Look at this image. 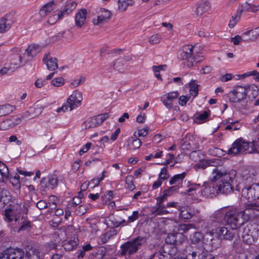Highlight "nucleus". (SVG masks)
Instances as JSON below:
<instances>
[{"label":"nucleus","instance_id":"f257e3e1","mask_svg":"<svg viewBox=\"0 0 259 259\" xmlns=\"http://www.w3.org/2000/svg\"><path fill=\"white\" fill-rule=\"evenodd\" d=\"M259 215V204L251 203L246 205L244 210L236 208L222 207L214 212L211 220L219 223H225L233 230L241 231V226L250 219Z\"/></svg>","mask_w":259,"mask_h":259},{"label":"nucleus","instance_id":"f03ea898","mask_svg":"<svg viewBox=\"0 0 259 259\" xmlns=\"http://www.w3.org/2000/svg\"><path fill=\"white\" fill-rule=\"evenodd\" d=\"M236 175V171L234 170L228 171L223 168H215L212 171L211 180L212 182L219 181L217 184L219 193L227 194L233 191L232 183Z\"/></svg>","mask_w":259,"mask_h":259},{"label":"nucleus","instance_id":"7ed1b4c3","mask_svg":"<svg viewBox=\"0 0 259 259\" xmlns=\"http://www.w3.org/2000/svg\"><path fill=\"white\" fill-rule=\"evenodd\" d=\"M38 250L35 247L28 246L24 255V252L22 249L10 247L0 253V259H32L34 255L38 253Z\"/></svg>","mask_w":259,"mask_h":259},{"label":"nucleus","instance_id":"20e7f679","mask_svg":"<svg viewBox=\"0 0 259 259\" xmlns=\"http://www.w3.org/2000/svg\"><path fill=\"white\" fill-rule=\"evenodd\" d=\"M19 206H11L10 208L5 211V220L8 223L13 225H21L19 228L18 232L29 230L31 227L30 221H23L20 217V211L18 210L17 207Z\"/></svg>","mask_w":259,"mask_h":259},{"label":"nucleus","instance_id":"39448f33","mask_svg":"<svg viewBox=\"0 0 259 259\" xmlns=\"http://www.w3.org/2000/svg\"><path fill=\"white\" fill-rule=\"evenodd\" d=\"M146 243V238L139 236L135 238L127 241L120 246L121 255H131L136 253Z\"/></svg>","mask_w":259,"mask_h":259},{"label":"nucleus","instance_id":"423d86ee","mask_svg":"<svg viewBox=\"0 0 259 259\" xmlns=\"http://www.w3.org/2000/svg\"><path fill=\"white\" fill-rule=\"evenodd\" d=\"M194 50H179L178 52V57L179 59L183 60H187V66L188 67H191L194 65V64L200 62L202 60V56L198 54L197 50L194 52Z\"/></svg>","mask_w":259,"mask_h":259},{"label":"nucleus","instance_id":"0eeeda50","mask_svg":"<svg viewBox=\"0 0 259 259\" xmlns=\"http://www.w3.org/2000/svg\"><path fill=\"white\" fill-rule=\"evenodd\" d=\"M209 233L210 235L215 234L218 238L223 240H232L236 234H238L237 230H228L227 227L224 226L218 227L215 229H212Z\"/></svg>","mask_w":259,"mask_h":259},{"label":"nucleus","instance_id":"6e6552de","mask_svg":"<svg viewBox=\"0 0 259 259\" xmlns=\"http://www.w3.org/2000/svg\"><path fill=\"white\" fill-rule=\"evenodd\" d=\"M249 148V143L241 138L237 139L232 144V147L228 150L229 155H236L238 154L246 153Z\"/></svg>","mask_w":259,"mask_h":259},{"label":"nucleus","instance_id":"1a4fd4ad","mask_svg":"<svg viewBox=\"0 0 259 259\" xmlns=\"http://www.w3.org/2000/svg\"><path fill=\"white\" fill-rule=\"evenodd\" d=\"M246 97V88L241 85L234 87L228 94L230 101L234 103L240 102L245 99Z\"/></svg>","mask_w":259,"mask_h":259},{"label":"nucleus","instance_id":"9d476101","mask_svg":"<svg viewBox=\"0 0 259 259\" xmlns=\"http://www.w3.org/2000/svg\"><path fill=\"white\" fill-rule=\"evenodd\" d=\"M202 187L203 188L199 191V193L202 196L207 197H213L219 194V192L217 190V185L214 182L212 181L211 183H208L204 182Z\"/></svg>","mask_w":259,"mask_h":259},{"label":"nucleus","instance_id":"9b49d317","mask_svg":"<svg viewBox=\"0 0 259 259\" xmlns=\"http://www.w3.org/2000/svg\"><path fill=\"white\" fill-rule=\"evenodd\" d=\"M82 97L81 93L77 91H74L68 97L67 102L70 108V110L77 108L81 105Z\"/></svg>","mask_w":259,"mask_h":259},{"label":"nucleus","instance_id":"f8f14e48","mask_svg":"<svg viewBox=\"0 0 259 259\" xmlns=\"http://www.w3.org/2000/svg\"><path fill=\"white\" fill-rule=\"evenodd\" d=\"M108 113H105L99 114L90 118L85 123L87 127L94 128L101 125L108 117Z\"/></svg>","mask_w":259,"mask_h":259},{"label":"nucleus","instance_id":"ddd939ff","mask_svg":"<svg viewBox=\"0 0 259 259\" xmlns=\"http://www.w3.org/2000/svg\"><path fill=\"white\" fill-rule=\"evenodd\" d=\"M242 193L248 199H259V185L254 184L243 188Z\"/></svg>","mask_w":259,"mask_h":259},{"label":"nucleus","instance_id":"4468645a","mask_svg":"<svg viewBox=\"0 0 259 259\" xmlns=\"http://www.w3.org/2000/svg\"><path fill=\"white\" fill-rule=\"evenodd\" d=\"M58 185V178L56 175L44 178L40 182L41 187L44 189H52Z\"/></svg>","mask_w":259,"mask_h":259},{"label":"nucleus","instance_id":"2eb2a0df","mask_svg":"<svg viewBox=\"0 0 259 259\" xmlns=\"http://www.w3.org/2000/svg\"><path fill=\"white\" fill-rule=\"evenodd\" d=\"M42 61L47 65L48 69L50 71H54L58 68L57 59L52 57L50 54L45 55Z\"/></svg>","mask_w":259,"mask_h":259},{"label":"nucleus","instance_id":"dca6fc26","mask_svg":"<svg viewBox=\"0 0 259 259\" xmlns=\"http://www.w3.org/2000/svg\"><path fill=\"white\" fill-rule=\"evenodd\" d=\"M220 164V160L219 159H205L200 161L199 163V167L202 169H205L208 166H214L215 168H221V167L218 166Z\"/></svg>","mask_w":259,"mask_h":259},{"label":"nucleus","instance_id":"f3484780","mask_svg":"<svg viewBox=\"0 0 259 259\" xmlns=\"http://www.w3.org/2000/svg\"><path fill=\"white\" fill-rule=\"evenodd\" d=\"M87 10L84 9H80L76 13L75 20L77 27H81L85 24L87 19Z\"/></svg>","mask_w":259,"mask_h":259},{"label":"nucleus","instance_id":"a211bd4d","mask_svg":"<svg viewBox=\"0 0 259 259\" xmlns=\"http://www.w3.org/2000/svg\"><path fill=\"white\" fill-rule=\"evenodd\" d=\"M101 14L98 16L97 20L94 19L93 22L95 25H98L102 23L110 18L111 16V12L108 10L101 9L100 10Z\"/></svg>","mask_w":259,"mask_h":259},{"label":"nucleus","instance_id":"6ab92c4d","mask_svg":"<svg viewBox=\"0 0 259 259\" xmlns=\"http://www.w3.org/2000/svg\"><path fill=\"white\" fill-rule=\"evenodd\" d=\"M187 175L186 172H183L180 174H177L174 176L169 181V184L174 185V186H177V188L179 189L182 186L183 181Z\"/></svg>","mask_w":259,"mask_h":259},{"label":"nucleus","instance_id":"aec40b11","mask_svg":"<svg viewBox=\"0 0 259 259\" xmlns=\"http://www.w3.org/2000/svg\"><path fill=\"white\" fill-rule=\"evenodd\" d=\"M54 9V1H51L42 7L39 13L42 17H45L53 13Z\"/></svg>","mask_w":259,"mask_h":259},{"label":"nucleus","instance_id":"412c9836","mask_svg":"<svg viewBox=\"0 0 259 259\" xmlns=\"http://www.w3.org/2000/svg\"><path fill=\"white\" fill-rule=\"evenodd\" d=\"M179 209L180 211L179 218L184 221L191 219L194 214V211L188 207L182 206Z\"/></svg>","mask_w":259,"mask_h":259},{"label":"nucleus","instance_id":"4be33fe9","mask_svg":"<svg viewBox=\"0 0 259 259\" xmlns=\"http://www.w3.org/2000/svg\"><path fill=\"white\" fill-rule=\"evenodd\" d=\"M182 236V233L169 234L165 239V244H172L175 245V244L181 243V239Z\"/></svg>","mask_w":259,"mask_h":259},{"label":"nucleus","instance_id":"5701e85b","mask_svg":"<svg viewBox=\"0 0 259 259\" xmlns=\"http://www.w3.org/2000/svg\"><path fill=\"white\" fill-rule=\"evenodd\" d=\"M9 62V65H10L11 67H14V70L18 68L22 61V56L21 55L14 54L11 56L8 60Z\"/></svg>","mask_w":259,"mask_h":259},{"label":"nucleus","instance_id":"b1692460","mask_svg":"<svg viewBox=\"0 0 259 259\" xmlns=\"http://www.w3.org/2000/svg\"><path fill=\"white\" fill-rule=\"evenodd\" d=\"M78 244V240L76 238L64 241L62 246L66 251H70L75 249Z\"/></svg>","mask_w":259,"mask_h":259},{"label":"nucleus","instance_id":"393cba45","mask_svg":"<svg viewBox=\"0 0 259 259\" xmlns=\"http://www.w3.org/2000/svg\"><path fill=\"white\" fill-rule=\"evenodd\" d=\"M8 167L4 163H0V182L6 183L9 179Z\"/></svg>","mask_w":259,"mask_h":259},{"label":"nucleus","instance_id":"a878e982","mask_svg":"<svg viewBox=\"0 0 259 259\" xmlns=\"http://www.w3.org/2000/svg\"><path fill=\"white\" fill-rule=\"evenodd\" d=\"M167 254L170 255V259L176 257L178 255V251L175 245L172 244H165L163 246Z\"/></svg>","mask_w":259,"mask_h":259},{"label":"nucleus","instance_id":"bb28decb","mask_svg":"<svg viewBox=\"0 0 259 259\" xmlns=\"http://www.w3.org/2000/svg\"><path fill=\"white\" fill-rule=\"evenodd\" d=\"M210 10V4L209 3L205 2L200 4L196 8L195 13L197 15L201 16L203 14L208 12Z\"/></svg>","mask_w":259,"mask_h":259},{"label":"nucleus","instance_id":"cd10ccee","mask_svg":"<svg viewBox=\"0 0 259 259\" xmlns=\"http://www.w3.org/2000/svg\"><path fill=\"white\" fill-rule=\"evenodd\" d=\"M12 24V21L5 17L0 19V32L4 33L10 29Z\"/></svg>","mask_w":259,"mask_h":259},{"label":"nucleus","instance_id":"c85d7f7f","mask_svg":"<svg viewBox=\"0 0 259 259\" xmlns=\"http://www.w3.org/2000/svg\"><path fill=\"white\" fill-rule=\"evenodd\" d=\"M114 69L119 73H123L127 69V66L122 59H118L113 65Z\"/></svg>","mask_w":259,"mask_h":259},{"label":"nucleus","instance_id":"c756f323","mask_svg":"<svg viewBox=\"0 0 259 259\" xmlns=\"http://www.w3.org/2000/svg\"><path fill=\"white\" fill-rule=\"evenodd\" d=\"M246 96H247L249 99H254L257 96L258 94V90L256 86L249 85L246 88Z\"/></svg>","mask_w":259,"mask_h":259},{"label":"nucleus","instance_id":"7c9ffc66","mask_svg":"<svg viewBox=\"0 0 259 259\" xmlns=\"http://www.w3.org/2000/svg\"><path fill=\"white\" fill-rule=\"evenodd\" d=\"M15 107L9 104L0 105L1 116L7 115L12 112Z\"/></svg>","mask_w":259,"mask_h":259},{"label":"nucleus","instance_id":"2f4dec72","mask_svg":"<svg viewBox=\"0 0 259 259\" xmlns=\"http://www.w3.org/2000/svg\"><path fill=\"white\" fill-rule=\"evenodd\" d=\"M134 0H118V10L121 12L125 11L129 6H132Z\"/></svg>","mask_w":259,"mask_h":259},{"label":"nucleus","instance_id":"473e14b6","mask_svg":"<svg viewBox=\"0 0 259 259\" xmlns=\"http://www.w3.org/2000/svg\"><path fill=\"white\" fill-rule=\"evenodd\" d=\"M9 181L12 184L13 187L16 189H19L21 187L20 177L18 174H15L14 176H10L9 175Z\"/></svg>","mask_w":259,"mask_h":259},{"label":"nucleus","instance_id":"72a5a7b5","mask_svg":"<svg viewBox=\"0 0 259 259\" xmlns=\"http://www.w3.org/2000/svg\"><path fill=\"white\" fill-rule=\"evenodd\" d=\"M8 192L0 187V204L5 205L9 203L10 196L7 195Z\"/></svg>","mask_w":259,"mask_h":259},{"label":"nucleus","instance_id":"f704fd0d","mask_svg":"<svg viewBox=\"0 0 259 259\" xmlns=\"http://www.w3.org/2000/svg\"><path fill=\"white\" fill-rule=\"evenodd\" d=\"M240 18L241 12L238 10L236 14L232 16L231 19L230 20L229 27L230 28H233L235 25L239 21Z\"/></svg>","mask_w":259,"mask_h":259},{"label":"nucleus","instance_id":"c9c22d12","mask_svg":"<svg viewBox=\"0 0 259 259\" xmlns=\"http://www.w3.org/2000/svg\"><path fill=\"white\" fill-rule=\"evenodd\" d=\"M203 239V236L202 234L199 232H195L191 237V241L193 244H202Z\"/></svg>","mask_w":259,"mask_h":259},{"label":"nucleus","instance_id":"e433bc0d","mask_svg":"<svg viewBox=\"0 0 259 259\" xmlns=\"http://www.w3.org/2000/svg\"><path fill=\"white\" fill-rule=\"evenodd\" d=\"M154 255L153 258L154 257H158L159 259H170V255L167 254V252L165 251V250L161 247L158 252L152 254Z\"/></svg>","mask_w":259,"mask_h":259},{"label":"nucleus","instance_id":"4c0bfd02","mask_svg":"<svg viewBox=\"0 0 259 259\" xmlns=\"http://www.w3.org/2000/svg\"><path fill=\"white\" fill-rule=\"evenodd\" d=\"M128 146L130 149L136 150L139 148L141 145L142 142L139 139L129 140Z\"/></svg>","mask_w":259,"mask_h":259},{"label":"nucleus","instance_id":"58836bf2","mask_svg":"<svg viewBox=\"0 0 259 259\" xmlns=\"http://www.w3.org/2000/svg\"><path fill=\"white\" fill-rule=\"evenodd\" d=\"M195 82L196 80H192L189 84L190 94L194 97H196L198 93V85Z\"/></svg>","mask_w":259,"mask_h":259},{"label":"nucleus","instance_id":"ea45409f","mask_svg":"<svg viewBox=\"0 0 259 259\" xmlns=\"http://www.w3.org/2000/svg\"><path fill=\"white\" fill-rule=\"evenodd\" d=\"M189 188L187 190V193L189 195H193L194 193H196V190L200 187V184L190 183V182H189Z\"/></svg>","mask_w":259,"mask_h":259},{"label":"nucleus","instance_id":"a19ab883","mask_svg":"<svg viewBox=\"0 0 259 259\" xmlns=\"http://www.w3.org/2000/svg\"><path fill=\"white\" fill-rule=\"evenodd\" d=\"M238 10L241 12V14L242 12L244 11H250L252 12H256V9H255L254 8V5L249 4L248 3H245L242 5L241 9Z\"/></svg>","mask_w":259,"mask_h":259},{"label":"nucleus","instance_id":"79ce46f5","mask_svg":"<svg viewBox=\"0 0 259 259\" xmlns=\"http://www.w3.org/2000/svg\"><path fill=\"white\" fill-rule=\"evenodd\" d=\"M105 171H103L102 174V176L101 178H94L91 180L90 181H89L90 184V188H94L95 187L98 186L100 182L102 181L104 178H105Z\"/></svg>","mask_w":259,"mask_h":259},{"label":"nucleus","instance_id":"37998d69","mask_svg":"<svg viewBox=\"0 0 259 259\" xmlns=\"http://www.w3.org/2000/svg\"><path fill=\"white\" fill-rule=\"evenodd\" d=\"M15 70L14 67H11L8 63L5 64L4 66L0 70V76L14 72Z\"/></svg>","mask_w":259,"mask_h":259},{"label":"nucleus","instance_id":"c03bdc74","mask_svg":"<svg viewBox=\"0 0 259 259\" xmlns=\"http://www.w3.org/2000/svg\"><path fill=\"white\" fill-rule=\"evenodd\" d=\"M14 127V124L10 119H6L0 123V128L2 130H7Z\"/></svg>","mask_w":259,"mask_h":259},{"label":"nucleus","instance_id":"a18cd8bd","mask_svg":"<svg viewBox=\"0 0 259 259\" xmlns=\"http://www.w3.org/2000/svg\"><path fill=\"white\" fill-rule=\"evenodd\" d=\"M29 109L32 118L40 115L42 111V108L39 106H37L36 107H30Z\"/></svg>","mask_w":259,"mask_h":259},{"label":"nucleus","instance_id":"49530a36","mask_svg":"<svg viewBox=\"0 0 259 259\" xmlns=\"http://www.w3.org/2000/svg\"><path fill=\"white\" fill-rule=\"evenodd\" d=\"M242 238L243 241L248 244H251L255 241L257 240V237H255V235H253L252 234L246 236H242Z\"/></svg>","mask_w":259,"mask_h":259},{"label":"nucleus","instance_id":"de8ad7c7","mask_svg":"<svg viewBox=\"0 0 259 259\" xmlns=\"http://www.w3.org/2000/svg\"><path fill=\"white\" fill-rule=\"evenodd\" d=\"M161 101L167 108L170 109L172 108V101L167 98L165 95L161 97Z\"/></svg>","mask_w":259,"mask_h":259},{"label":"nucleus","instance_id":"09e8293b","mask_svg":"<svg viewBox=\"0 0 259 259\" xmlns=\"http://www.w3.org/2000/svg\"><path fill=\"white\" fill-rule=\"evenodd\" d=\"M248 33H249L250 40H253L256 39L257 36L259 35V27L248 31Z\"/></svg>","mask_w":259,"mask_h":259},{"label":"nucleus","instance_id":"8fccbe9b","mask_svg":"<svg viewBox=\"0 0 259 259\" xmlns=\"http://www.w3.org/2000/svg\"><path fill=\"white\" fill-rule=\"evenodd\" d=\"M112 236L111 232H107L100 237V240L102 244L106 243Z\"/></svg>","mask_w":259,"mask_h":259},{"label":"nucleus","instance_id":"3c124183","mask_svg":"<svg viewBox=\"0 0 259 259\" xmlns=\"http://www.w3.org/2000/svg\"><path fill=\"white\" fill-rule=\"evenodd\" d=\"M193 228V225L192 224H181L179 225L177 230L178 231H182L183 233L189 231L190 229Z\"/></svg>","mask_w":259,"mask_h":259},{"label":"nucleus","instance_id":"603ef678","mask_svg":"<svg viewBox=\"0 0 259 259\" xmlns=\"http://www.w3.org/2000/svg\"><path fill=\"white\" fill-rule=\"evenodd\" d=\"M99 251H94L89 255V259H102L103 250L102 249L101 253L99 252Z\"/></svg>","mask_w":259,"mask_h":259},{"label":"nucleus","instance_id":"864d4df0","mask_svg":"<svg viewBox=\"0 0 259 259\" xmlns=\"http://www.w3.org/2000/svg\"><path fill=\"white\" fill-rule=\"evenodd\" d=\"M81 202V200L80 198H78L77 196L74 197L72 202H70L67 205V208L72 209V207H75L79 205Z\"/></svg>","mask_w":259,"mask_h":259},{"label":"nucleus","instance_id":"5fc2aeb1","mask_svg":"<svg viewBox=\"0 0 259 259\" xmlns=\"http://www.w3.org/2000/svg\"><path fill=\"white\" fill-rule=\"evenodd\" d=\"M51 83L55 87H60L64 84V80L62 77H59L53 79Z\"/></svg>","mask_w":259,"mask_h":259},{"label":"nucleus","instance_id":"6e6d98bb","mask_svg":"<svg viewBox=\"0 0 259 259\" xmlns=\"http://www.w3.org/2000/svg\"><path fill=\"white\" fill-rule=\"evenodd\" d=\"M125 182L127 185V187L129 190L133 191L135 189L136 187L133 183V178L131 176H127L126 178Z\"/></svg>","mask_w":259,"mask_h":259},{"label":"nucleus","instance_id":"4d7b16f0","mask_svg":"<svg viewBox=\"0 0 259 259\" xmlns=\"http://www.w3.org/2000/svg\"><path fill=\"white\" fill-rule=\"evenodd\" d=\"M87 211V206L84 205H80L75 210L76 215H82L84 214Z\"/></svg>","mask_w":259,"mask_h":259},{"label":"nucleus","instance_id":"13d9d810","mask_svg":"<svg viewBox=\"0 0 259 259\" xmlns=\"http://www.w3.org/2000/svg\"><path fill=\"white\" fill-rule=\"evenodd\" d=\"M169 176L166 168L163 167L161 169L159 175V178L161 180H165L169 178Z\"/></svg>","mask_w":259,"mask_h":259},{"label":"nucleus","instance_id":"bf43d9fd","mask_svg":"<svg viewBox=\"0 0 259 259\" xmlns=\"http://www.w3.org/2000/svg\"><path fill=\"white\" fill-rule=\"evenodd\" d=\"M238 122H231L229 123V124L227 125L226 127V130H234L236 131L239 130L240 128V126L239 125H236V123H237Z\"/></svg>","mask_w":259,"mask_h":259},{"label":"nucleus","instance_id":"052dcab7","mask_svg":"<svg viewBox=\"0 0 259 259\" xmlns=\"http://www.w3.org/2000/svg\"><path fill=\"white\" fill-rule=\"evenodd\" d=\"M139 217V213L138 211L136 210L133 211L132 215L129 216L128 218V220L127 221V223H131L134 222L135 221L137 220Z\"/></svg>","mask_w":259,"mask_h":259},{"label":"nucleus","instance_id":"680f3d73","mask_svg":"<svg viewBox=\"0 0 259 259\" xmlns=\"http://www.w3.org/2000/svg\"><path fill=\"white\" fill-rule=\"evenodd\" d=\"M166 65H159L158 66H153V71L154 72L155 76L158 78L161 79V76L159 74L160 68H165Z\"/></svg>","mask_w":259,"mask_h":259},{"label":"nucleus","instance_id":"e2e57ef3","mask_svg":"<svg viewBox=\"0 0 259 259\" xmlns=\"http://www.w3.org/2000/svg\"><path fill=\"white\" fill-rule=\"evenodd\" d=\"M161 37L158 34L152 35L149 38V42L151 44H156L158 43L160 40Z\"/></svg>","mask_w":259,"mask_h":259},{"label":"nucleus","instance_id":"0e129e2a","mask_svg":"<svg viewBox=\"0 0 259 259\" xmlns=\"http://www.w3.org/2000/svg\"><path fill=\"white\" fill-rule=\"evenodd\" d=\"M208 116L209 113L207 111H205L202 113L198 115L197 117V119L200 120L201 122H204L208 118Z\"/></svg>","mask_w":259,"mask_h":259},{"label":"nucleus","instance_id":"69168bd1","mask_svg":"<svg viewBox=\"0 0 259 259\" xmlns=\"http://www.w3.org/2000/svg\"><path fill=\"white\" fill-rule=\"evenodd\" d=\"M190 96H181L179 99V103L181 106L185 105L189 100L190 99Z\"/></svg>","mask_w":259,"mask_h":259},{"label":"nucleus","instance_id":"338daca9","mask_svg":"<svg viewBox=\"0 0 259 259\" xmlns=\"http://www.w3.org/2000/svg\"><path fill=\"white\" fill-rule=\"evenodd\" d=\"M159 207V211L158 214L159 215H161L163 214H166L169 213V211L166 210V205L160 204L158 205Z\"/></svg>","mask_w":259,"mask_h":259},{"label":"nucleus","instance_id":"774afa93","mask_svg":"<svg viewBox=\"0 0 259 259\" xmlns=\"http://www.w3.org/2000/svg\"><path fill=\"white\" fill-rule=\"evenodd\" d=\"M59 19H61L57 14H54L51 16H50L48 20V23L52 25L55 24L57 21H58Z\"/></svg>","mask_w":259,"mask_h":259}]
</instances>
